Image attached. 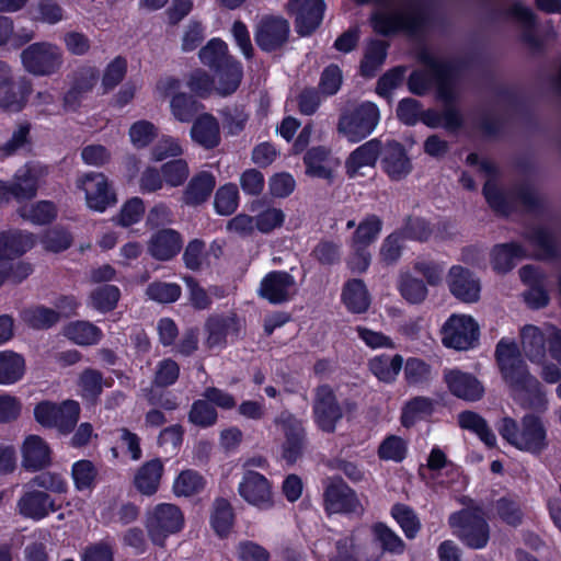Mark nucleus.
I'll return each mask as SVG.
<instances>
[{
	"label": "nucleus",
	"instance_id": "1",
	"mask_svg": "<svg viewBox=\"0 0 561 561\" xmlns=\"http://www.w3.org/2000/svg\"><path fill=\"white\" fill-rule=\"evenodd\" d=\"M421 62L426 69L413 70L408 78L409 91L417 96L426 95L435 85L437 100H451L456 91V80L466 61L460 59H444L424 50L420 54Z\"/></svg>",
	"mask_w": 561,
	"mask_h": 561
},
{
	"label": "nucleus",
	"instance_id": "2",
	"mask_svg": "<svg viewBox=\"0 0 561 561\" xmlns=\"http://www.w3.org/2000/svg\"><path fill=\"white\" fill-rule=\"evenodd\" d=\"M496 430L505 442L522 451L539 455L549 445L542 420L533 413L522 417L520 426L515 419L504 416L496 424Z\"/></svg>",
	"mask_w": 561,
	"mask_h": 561
},
{
	"label": "nucleus",
	"instance_id": "3",
	"mask_svg": "<svg viewBox=\"0 0 561 561\" xmlns=\"http://www.w3.org/2000/svg\"><path fill=\"white\" fill-rule=\"evenodd\" d=\"M380 121V111L371 101L348 102L340 111L336 130L352 144L373 134Z\"/></svg>",
	"mask_w": 561,
	"mask_h": 561
},
{
	"label": "nucleus",
	"instance_id": "4",
	"mask_svg": "<svg viewBox=\"0 0 561 561\" xmlns=\"http://www.w3.org/2000/svg\"><path fill=\"white\" fill-rule=\"evenodd\" d=\"M454 535L469 549L480 550L490 540V525L480 506L466 507L450 514L448 518Z\"/></svg>",
	"mask_w": 561,
	"mask_h": 561
},
{
	"label": "nucleus",
	"instance_id": "5",
	"mask_svg": "<svg viewBox=\"0 0 561 561\" xmlns=\"http://www.w3.org/2000/svg\"><path fill=\"white\" fill-rule=\"evenodd\" d=\"M433 23L432 0H404L396 14L388 11V36L399 30L410 37H420Z\"/></svg>",
	"mask_w": 561,
	"mask_h": 561
},
{
	"label": "nucleus",
	"instance_id": "6",
	"mask_svg": "<svg viewBox=\"0 0 561 561\" xmlns=\"http://www.w3.org/2000/svg\"><path fill=\"white\" fill-rule=\"evenodd\" d=\"M312 419L317 428L323 433L332 434L344 416V410L351 412L356 409L352 400H344L341 404L334 389L329 383H321L313 390Z\"/></svg>",
	"mask_w": 561,
	"mask_h": 561
},
{
	"label": "nucleus",
	"instance_id": "7",
	"mask_svg": "<svg viewBox=\"0 0 561 561\" xmlns=\"http://www.w3.org/2000/svg\"><path fill=\"white\" fill-rule=\"evenodd\" d=\"M382 228L381 220L370 215L356 227L351 238V252L346 259V266L352 274H364L371 263L370 247L377 240Z\"/></svg>",
	"mask_w": 561,
	"mask_h": 561
},
{
	"label": "nucleus",
	"instance_id": "8",
	"mask_svg": "<svg viewBox=\"0 0 561 561\" xmlns=\"http://www.w3.org/2000/svg\"><path fill=\"white\" fill-rule=\"evenodd\" d=\"M185 525L181 508L171 503H159L147 512L145 527L154 546L163 548L167 539L180 533Z\"/></svg>",
	"mask_w": 561,
	"mask_h": 561
},
{
	"label": "nucleus",
	"instance_id": "9",
	"mask_svg": "<svg viewBox=\"0 0 561 561\" xmlns=\"http://www.w3.org/2000/svg\"><path fill=\"white\" fill-rule=\"evenodd\" d=\"M80 411V404L71 399L60 403L43 400L34 407V419L43 427L67 435L75 431Z\"/></svg>",
	"mask_w": 561,
	"mask_h": 561
},
{
	"label": "nucleus",
	"instance_id": "10",
	"mask_svg": "<svg viewBox=\"0 0 561 561\" xmlns=\"http://www.w3.org/2000/svg\"><path fill=\"white\" fill-rule=\"evenodd\" d=\"M386 553V523L378 522L371 527L370 538L363 545H356L355 537L341 539L336 542V552L331 561H378Z\"/></svg>",
	"mask_w": 561,
	"mask_h": 561
},
{
	"label": "nucleus",
	"instance_id": "11",
	"mask_svg": "<svg viewBox=\"0 0 561 561\" xmlns=\"http://www.w3.org/2000/svg\"><path fill=\"white\" fill-rule=\"evenodd\" d=\"M494 358L501 378L510 390L523 385V381L531 376L519 346L514 340L502 337L495 346Z\"/></svg>",
	"mask_w": 561,
	"mask_h": 561
},
{
	"label": "nucleus",
	"instance_id": "12",
	"mask_svg": "<svg viewBox=\"0 0 561 561\" xmlns=\"http://www.w3.org/2000/svg\"><path fill=\"white\" fill-rule=\"evenodd\" d=\"M21 62L25 71L36 77H49L57 73L64 56L60 47L49 42H36L21 53Z\"/></svg>",
	"mask_w": 561,
	"mask_h": 561
},
{
	"label": "nucleus",
	"instance_id": "13",
	"mask_svg": "<svg viewBox=\"0 0 561 561\" xmlns=\"http://www.w3.org/2000/svg\"><path fill=\"white\" fill-rule=\"evenodd\" d=\"M322 497V506L328 516L339 514L351 517L363 513L356 492L341 477L325 481Z\"/></svg>",
	"mask_w": 561,
	"mask_h": 561
},
{
	"label": "nucleus",
	"instance_id": "14",
	"mask_svg": "<svg viewBox=\"0 0 561 561\" xmlns=\"http://www.w3.org/2000/svg\"><path fill=\"white\" fill-rule=\"evenodd\" d=\"M274 423L284 434L282 458L287 465H295L302 457L308 445L306 421L284 410L275 417Z\"/></svg>",
	"mask_w": 561,
	"mask_h": 561
},
{
	"label": "nucleus",
	"instance_id": "15",
	"mask_svg": "<svg viewBox=\"0 0 561 561\" xmlns=\"http://www.w3.org/2000/svg\"><path fill=\"white\" fill-rule=\"evenodd\" d=\"M440 334L445 347L467 351L478 343L480 329L471 316L451 314L443 324Z\"/></svg>",
	"mask_w": 561,
	"mask_h": 561
},
{
	"label": "nucleus",
	"instance_id": "16",
	"mask_svg": "<svg viewBox=\"0 0 561 561\" xmlns=\"http://www.w3.org/2000/svg\"><path fill=\"white\" fill-rule=\"evenodd\" d=\"M290 35L289 22L280 15H265L257 23L254 41L264 53H274L283 48Z\"/></svg>",
	"mask_w": 561,
	"mask_h": 561
},
{
	"label": "nucleus",
	"instance_id": "17",
	"mask_svg": "<svg viewBox=\"0 0 561 561\" xmlns=\"http://www.w3.org/2000/svg\"><path fill=\"white\" fill-rule=\"evenodd\" d=\"M239 495L260 511H270L275 506L272 483L262 473L247 470L238 485Z\"/></svg>",
	"mask_w": 561,
	"mask_h": 561
},
{
	"label": "nucleus",
	"instance_id": "18",
	"mask_svg": "<svg viewBox=\"0 0 561 561\" xmlns=\"http://www.w3.org/2000/svg\"><path fill=\"white\" fill-rule=\"evenodd\" d=\"M82 184L90 209L104 213L117 203L116 192L104 173L89 172L84 175Z\"/></svg>",
	"mask_w": 561,
	"mask_h": 561
},
{
	"label": "nucleus",
	"instance_id": "19",
	"mask_svg": "<svg viewBox=\"0 0 561 561\" xmlns=\"http://www.w3.org/2000/svg\"><path fill=\"white\" fill-rule=\"evenodd\" d=\"M443 103L442 112L435 108H427L421 112L420 122L430 128L442 127L448 133H457L465 125L463 115L458 107V94L451 92V100H439Z\"/></svg>",
	"mask_w": 561,
	"mask_h": 561
},
{
	"label": "nucleus",
	"instance_id": "20",
	"mask_svg": "<svg viewBox=\"0 0 561 561\" xmlns=\"http://www.w3.org/2000/svg\"><path fill=\"white\" fill-rule=\"evenodd\" d=\"M444 381L449 392L463 401L477 402L485 392L484 386L473 374L458 368L445 370Z\"/></svg>",
	"mask_w": 561,
	"mask_h": 561
},
{
	"label": "nucleus",
	"instance_id": "21",
	"mask_svg": "<svg viewBox=\"0 0 561 561\" xmlns=\"http://www.w3.org/2000/svg\"><path fill=\"white\" fill-rule=\"evenodd\" d=\"M518 274L522 283L528 287L523 294L525 302L531 309H542L547 307L550 297L546 288V274L539 267L531 264L522 266Z\"/></svg>",
	"mask_w": 561,
	"mask_h": 561
},
{
	"label": "nucleus",
	"instance_id": "22",
	"mask_svg": "<svg viewBox=\"0 0 561 561\" xmlns=\"http://www.w3.org/2000/svg\"><path fill=\"white\" fill-rule=\"evenodd\" d=\"M500 14L504 19L515 21L523 26L522 39L525 44L537 51L543 49V42L536 34L538 19L529 7L524 5L520 1H515L508 8L500 11Z\"/></svg>",
	"mask_w": 561,
	"mask_h": 561
},
{
	"label": "nucleus",
	"instance_id": "23",
	"mask_svg": "<svg viewBox=\"0 0 561 561\" xmlns=\"http://www.w3.org/2000/svg\"><path fill=\"white\" fill-rule=\"evenodd\" d=\"M447 283L450 294L458 300L467 304L480 299V280L467 267L453 265L448 272Z\"/></svg>",
	"mask_w": 561,
	"mask_h": 561
},
{
	"label": "nucleus",
	"instance_id": "24",
	"mask_svg": "<svg viewBox=\"0 0 561 561\" xmlns=\"http://www.w3.org/2000/svg\"><path fill=\"white\" fill-rule=\"evenodd\" d=\"M295 285V278L286 271L268 272L260 283L259 296L271 305H282L289 301V289Z\"/></svg>",
	"mask_w": 561,
	"mask_h": 561
},
{
	"label": "nucleus",
	"instance_id": "25",
	"mask_svg": "<svg viewBox=\"0 0 561 561\" xmlns=\"http://www.w3.org/2000/svg\"><path fill=\"white\" fill-rule=\"evenodd\" d=\"M182 248V234L172 228H162L151 234L147 250L152 259L168 262L174 259Z\"/></svg>",
	"mask_w": 561,
	"mask_h": 561
},
{
	"label": "nucleus",
	"instance_id": "26",
	"mask_svg": "<svg viewBox=\"0 0 561 561\" xmlns=\"http://www.w3.org/2000/svg\"><path fill=\"white\" fill-rule=\"evenodd\" d=\"M37 193V178L31 169L19 170L13 182L0 180V203L28 201Z\"/></svg>",
	"mask_w": 561,
	"mask_h": 561
},
{
	"label": "nucleus",
	"instance_id": "27",
	"mask_svg": "<svg viewBox=\"0 0 561 561\" xmlns=\"http://www.w3.org/2000/svg\"><path fill=\"white\" fill-rule=\"evenodd\" d=\"M205 328L207 331V346L209 348H224L227 345V336L229 334L239 337L241 323L237 313L232 312L228 316L220 314L209 317Z\"/></svg>",
	"mask_w": 561,
	"mask_h": 561
},
{
	"label": "nucleus",
	"instance_id": "28",
	"mask_svg": "<svg viewBox=\"0 0 561 561\" xmlns=\"http://www.w3.org/2000/svg\"><path fill=\"white\" fill-rule=\"evenodd\" d=\"M20 513L24 517L32 518L34 520H41L61 508L60 505L56 504L47 492L41 490H33L25 492L18 502Z\"/></svg>",
	"mask_w": 561,
	"mask_h": 561
},
{
	"label": "nucleus",
	"instance_id": "29",
	"mask_svg": "<svg viewBox=\"0 0 561 561\" xmlns=\"http://www.w3.org/2000/svg\"><path fill=\"white\" fill-rule=\"evenodd\" d=\"M190 130L191 139L205 150H213L221 142L220 125L210 113L199 114Z\"/></svg>",
	"mask_w": 561,
	"mask_h": 561
},
{
	"label": "nucleus",
	"instance_id": "30",
	"mask_svg": "<svg viewBox=\"0 0 561 561\" xmlns=\"http://www.w3.org/2000/svg\"><path fill=\"white\" fill-rule=\"evenodd\" d=\"M216 80V91L220 96L233 94L241 85L243 66L233 55L210 70Z\"/></svg>",
	"mask_w": 561,
	"mask_h": 561
},
{
	"label": "nucleus",
	"instance_id": "31",
	"mask_svg": "<svg viewBox=\"0 0 561 561\" xmlns=\"http://www.w3.org/2000/svg\"><path fill=\"white\" fill-rule=\"evenodd\" d=\"M51 449L38 435H30L22 447V465L27 471H39L50 466Z\"/></svg>",
	"mask_w": 561,
	"mask_h": 561
},
{
	"label": "nucleus",
	"instance_id": "32",
	"mask_svg": "<svg viewBox=\"0 0 561 561\" xmlns=\"http://www.w3.org/2000/svg\"><path fill=\"white\" fill-rule=\"evenodd\" d=\"M215 187V175L209 171H199L187 182L181 199L187 206H199L209 199Z\"/></svg>",
	"mask_w": 561,
	"mask_h": 561
},
{
	"label": "nucleus",
	"instance_id": "33",
	"mask_svg": "<svg viewBox=\"0 0 561 561\" xmlns=\"http://www.w3.org/2000/svg\"><path fill=\"white\" fill-rule=\"evenodd\" d=\"M324 11V0H304L295 19V28L298 35L307 37L313 34L323 20Z\"/></svg>",
	"mask_w": 561,
	"mask_h": 561
},
{
	"label": "nucleus",
	"instance_id": "34",
	"mask_svg": "<svg viewBox=\"0 0 561 561\" xmlns=\"http://www.w3.org/2000/svg\"><path fill=\"white\" fill-rule=\"evenodd\" d=\"M35 245L34 234L22 230L0 231V257L11 262Z\"/></svg>",
	"mask_w": 561,
	"mask_h": 561
},
{
	"label": "nucleus",
	"instance_id": "35",
	"mask_svg": "<svg viewBox=\"0 0 561 561\" xmlns=\"http://www.w3.org/2000/svg\"><path fill=\"white\" fill-rule=\"evenodd\" d=\"M3 92L0 94V108L5 112H21L33 92L32 81L25 77L20 78L16 82L11 81L7 85H2Z\"/></svg>",
	"mask_w": 561,
	"mask_h": 561
},
{
	"label": "nucleus",
	"instance_id": "36",
	"mask_svg": "<svg viewBox=\"0 0 561 561\" xmlns=\"http://www.w3.org/2000/svg\"><path fill=\"white\" fill-rule=\"evenodd\" d=\"M341 301L346 310L353 314H363L370 307V295L360 278L347 279L341 293Z\"/></svg>",
	"mask_w": 561,
	"mask_h": 561
},
{
	"label": "nucleus",
	"instance_id": "37",
	"mask_svg": "<svg viewBox=\"0 0 561 561\" xmlns=\"http://www.w3.org/2000/svg\"><path fill=\"white\" fill-rule=\"evenodd\" d=\"M525 256V249L518 242L499 243L490 253V262L496 274H507L515 265L516 260Z\"/></svg>",
	"mask_w": 561,
	"mask_h": 561
},
{
	"label": "nucleus",
	"instance_id": "38",
	"mask_svg": "<svg viewBox=\"0 0 561 561\" xmlns=\"http://www.w3.org/2000/svg\"><path fill=\"white\" fill-rule=\"evenodd\" d=\"M331 149L325 146H313L306 150L302 161L305 173L310 178L332 181L333 170L328 165Z\"/></svg>",
	"mask_w": 561,
	"mask_h": 561
},
{
	"label": "nucleus",
	"instance_id": "39",
	"mask_svg": "<svg viewBox=\"0 0 561 561\" xmlns=\"http://www.w3.org/2000/svg\"><path fill=\"white\" fill-rule=\"evenodd\" d=\"M513 392L522 393V407L536 412H545L548 408L547 393L541 382L529 376L523 385L515 387Z\"/></svg>",
	"mask_w": 561,
	"mask_h": 561
},
{
	"label": "nucleus",
	"instance_id": "40",
	"mask_svg": "<svg viewBox=\"0 0 561 561\" xmlns=\"http://www.w3.org/2000/svg\"><path fill=\"white\" fill-rule=\"evenodd\" d=\"M236 520V514L229 500L216 497L209 517V524L214 533L221 539L227 538Z\"/></svg>",
	"mask_w": 561,
	"mask_h": 561
},
{
	"label": "nucleus",
	"instance_id": "41",
	"mask_svg": "<svg viewBox=\"0 0 561 561\" xmlns=\"http://www.w3.org/2000/svg\"><path fill=\"white\" fill-rule=\"evenodd\" d=\"M380 149L381 142L378 139H371L357 147L346 159L347 175L354 178L360 168L374 165L378 160Z\"/></svg>",
	"mask_w": 561,
	"mask_h": 561
},
{
	"label": "nucleus",
	"instance_id": "42",
	"mask_svg": "<svg viewBox=\"0 0 561 561\" xmlns=\"http://www.w3.org/2000/svg\"><path fill=\"white\" fill-rule=\"evenodd\" d=\"M163 472V463L159 458L146 461L137 471L134 484L144 495H153L160 484Z\"/></svg>",
	"mask_w": 561,
	"mask_h": 561
},
{
	"label": "nucleus",
	"instance_id": "43",
	"mask_svg": "<svg viewBox=\"0 0 561 561\" xmlns=\"http://www.w3.org/2000/svg\"><path fill=\"white\" fill-rule=\"evenodd\" d=\"M458 425L462 430H467L476 434L479 439L488 447L496 446V436L489 426L486 420L479 413L465 410L458 414Z\"/></svg>",
	"mask_w": 561,
	"mask_h": 561
},
{
	"label": "nucleus",
	"instance_id": "44",
	"mask_svg": "<svg viewBox=\"0 0 561 561\" xmlns=\"http://www.w3.org/2000/svg\"><path fill=\"white\" fill-rule=\"evenodd\" d=\"M21 319L30 329L44 331L51 329L60 321V313L44 305H35L23 309Z\"/></svg>",
	"mask_w": 561,
	"mask_h": 561
},
{
	"label": "nucleus",
	"instance_id": "45",
	"mask_svg": "<svg viewBox=\"0 0 561 561\" xmlns=\"http://www.w3.org/2000/svg\"><path fill=\"white\" fill-rule=\"evenodd\" d=\"M64 334L70 341L81 346L95 345L103 337V332L98 325L83 320L69 322L64 328Z\"/></svg>",
	"mask_w": 561,
	"mask_h": 561
},
{
	"label": "nucleus",
	"instance_id": "46",
	"mask_svg": "<svg viewBox=\"0 0 561 561\" xmlns=\"http://www.w3.org/2000/svg\"><path fill=\"white\" fill-rule=\"evenodd\" d=\"M25 374L24 357L11 350L0 352V385H13Z\"/></svg>",
	"mask_w": 561,
	"mask_h": 561
},
{
	"label": "nucleus",
	"instance_id": "47",
	"mask_svg": "<svg viewBox=\"0 0 561 561\" xmlns=\"http://www.w3.org/2000/svg\"><path fill=\"white\" fill-rule=\"evenodd\" d=\"M412 171L405 148L397 140H388V178L399 181Z\"/></svg>",
	"mask_w": 561,
	"mask_h": 561
},
{
	"label": "nucleus",
	"instance_id": "48",
	"mask_svg": "<svg viewBox=\"0 0 561 561\" xmlns=\"http://www.w3.org/2000/svg\"><path fill=\"white\" fill-rule=\"evenodd\" d=\"M170 107L179 122L191 123L198 116L204 105L194 95L178 92L172 96Z\"/></svg>",
	"mask_w": 561,
	"mask_h": 561
},
{
	"label": "nucleus",
	"instance_id": "49",
	"mask_svg": "<svg viewBox=\"0 0 561 561\" xmlns=\"http://www.w3.org/2000/svg\"><path fill=\"white\" fill-rule=\"evenodd\" d=\"M386 60V41L371 38L365 48L359 71L364 78H374Z\"/></svg>",
	"mask_w": 561,
	"mask_h": 561
},
{
	"label": "nucleus",
	"instance_id": "50",
	"mask_svg": "<svg viewBox=\"0 0 561 561\" xmlns=\"http://www.w3.org/2000/svg\"><path fill=\"white\" fill-rule=\"evenodd\" d=\"M98 476L95 465L89 459L77 460L71 466V478L78 492L91 493L96 486Z\"/></svg>",
	"mask_w": 561,
	"mask_h": 561
},
{
	"label": "nucleus",
	"instance_id": "51",
	"mask_svg": "<svg viewBox=\"0 0 561 561\" xmlns=\"http://www.w3.org/2000/svg\"><path fill=\"white\" fill-rule=\"evenodd\" d=\"M31 129V123H20L11 137L0 145V159L4 160L15 156L20 150L30 149L32 147Z\"/></svg>",
	"mask_w": 561,
	"mask_h": 561
},
{
	"label": "nucleus",
	"instance_id": "52",
	"mask_svg": "<svg viewBox=\"0 0 561 561\" xmlns=\"http://www.w3.org/2000/svg\"><path fill=\"white\" fill-rule=\"evenodd\" d=\"M523 348L527 358L539 362L546 356V340L542 331L535 325H527L522 331Z\"/></svg>",
	"mask_w": 561,
	"mask_h": 561
},
{
	"label": "nucleus",
	"instance_id": "53",
	"mask_svg": "<svg viewBox=\"0 0 561 561\" xmlns=\"http://www.w3.org/2000/svg\"><path fill=\"white\" fill-rule=\"evenodd\" d=\"M434 412L433 400L427 397H414L410 399L402 408L401 424L409 428L417 420L430 416Z\"/></svg>",
	"mask_w": 561,
	"mask_h": 561
},
{
	"label": "nucleus",
	"instance_id": "54",
	"mask_svg": "<svg viewBox=\"0 0 561 561\" xmlns=\"http://www.w3.org/2000/svg\"><path fill=\"white\" fill-rule=\"evenodd\" d=\"M497 518L511 527H518L524 519L520 502L513 496L504 495L494 502Z\"/></svg>",
	"mask_w": 561,
	"mask_h": 561
},
{
	"label": "nucleus",
	"instance_id": "55",
	"mask_svg": "<svg viewBox=\"0 0 561 561\" xmlns=\"http://www.w3.org/2000/svg\"><path fill=\"white\" fill-rule=\"evenodd\" d=\"M231 56L228 44L220 37L210 38L198 51L201 62L209 70Z\"/></svg>",
	"mask_w": 561,
	"mask_h": 561
},
{
	"label": "nucleus",
	"instance_id": "56",
	"mask_svg": "<svg viewBox=\"0 0 561 561\" xmlns=\"http://www.w3.org/2000/svg\"><path fill=\"white\" fill-rule=\"evenodd\" d=\"M187 420L194 426L208 428L217 423L218 412L207 399H197L191 405Z\"/></svg>",
	"mask_w": 561,
	"mask_h": 561
},
{
	"label": "nucleus",
	"instance_id": "57",
	"mask_svg": "<svg viewBox=\"0 0 561 561\" xmlns=\"http://www.w3.org/2000/svg\"><path fill=\"white\" fill-rule=\"evenodd\" d=\"M239 188L234 183L219 186L214 197L215 211L220 216L232 215L239 206Z\"/></svg>",
	"mask_w": 561,
	"mask_h": 561
},
{
	"label": "nucleus",
	"instance_id": "58",
	"mask_svg": "<svg viewBox=\"0 0 561 561\" xmlns=\"http://www.w3.org/2000/svg\"><path fill=\"white\" fill-rule=\"evenodd\" d=\"M219 115L222 119L224 128L230 136L240 135L249 121L245 106L240 104L225 106L219 111Z\"/></svg>",
	"mask_w": 561,
	"mask_h": 561
},
{
	"label": "nucleus",
	"instance_id": "59",
	"mask_svg": "<svg viewBox=\"0 0 561 561\" xmlns=\"http://www.w3.org/2000/svg\"><path fill=\"white\" fill-rule=\"evenodd\" d=\"M119 298V288L111 284L99 286L90 294L92 307L102 313L113 311L117 307Z\"/></svg>",
	"mask_w": 561,
	"mask_h": 561
},
{
	"label": "nucleus",
	"instance_id": "60",
	"mask_svg": "<svg viewBox=\"0 0 561 561\" xmlns=\"http://www.w3.org/2000/svg\"><path fill=\"white\" fill-rule=\"evenodd\" d=\"M390 514L408 539L416 537L421 529V523L412 507L403 503H397L391 507Z\"/></svg>",
	"mask_w": 561,
	"mask_h": 561
},
{
	"label": "nucleus",
	"instance_id": "61",
	"mask_svg": "<svg viewBox=\"0 0 561 561\" xmlns=\"http://www.w3.org/2000/svg\"><path fill=\"white\" fill-rule=\"evenodd\" d=\"M182 288L176 283L154 280L146 288V295L150 300L159 304H172L180 299Z\"/></svg>",
	"mask_w": 561,
	"mask_h": 561
},
{
	"label": "nucleus",
	"instance_id": "62",
	"mask_svg": "<svg viewBox=\"0 0 561 561\" xmlns=\"http://www.w3.org/2000/svg\"><path fill=\"white\" fill-rule=\"evenodd\" d=\"M482 194L490 208L496 214L505 217L512 214L513 205L496 183L486 181L483 185Z\"/></svg>",
	"mask_w": 561,
	"mask_h": 561
},
{
	"label": "nucleus",
	"instance_id": "63",
	"mask_svg": "<svg viewBox=\"0 0 561 561\" xmlns=\"http://www.w3.org/2000/svg\"><path fill=\"white\" fill-rule=\"evenodd\" d=\"M127 73V60L123 56L115 57L110 61L101 79L103 94L114 90L125 78Z\"/></svg>",
	"mask_w": 561,
	"mask_h": 561
},
{
	"label": "nucleus",
	"instance_id": "64",
	"mask_svg": "<svg viewBox=\"0 0 561 561\" xmlns=\"http://www.w3.org/2000/svg\"><path fill=\"white\" fill-rule=\"evenodd\" d=\"M310 255L322 266L337 265L342 259L341 244L328 239H321L311 250Z\"/></svg>",
	"mask_w": 561,
	"mask_h": 561
}]
</instances>
